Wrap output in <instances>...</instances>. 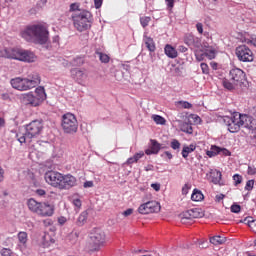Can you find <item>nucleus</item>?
Returning <instances> with one entry per match:
<instances>
[{"label":"nucleus","mask_w":256,"mask_h":256,"mask_svg":"<svg viewBox=\"0 0 256 256\" xmlns=\"http://www.w3.org/2000/svg\"><path fill=\"white\" fill-rule=\"evenodd\" d=\"M22 39L28 43H35L36 45H45L49 41V30L43 24H33L27 26L21 31Z\"/></svg>","instance_id":"1"},{"label":"nucleus","mask_w":256,"mask_h":256,"mask_svg":"<svg viewBox=\"0 0 256 256\" xmlns=\"http://www.w3.org/2000/svg\"><path fill=\"white\" fill-rule=\"evenodd\" d=\"M0 57L5 59H14L15 61H22L24 63H35L37 56L30 50L23 48H4L0 50Z\"/></svg>","instance_id":"2"},{"label":"nucleus","mask_w":256,"mask_h":256,"mask_svg":"<svg viewBox=\"0 0 256 256\" xmlns=\"http://www.w3.org/2000/svg\"><path fill=\"white\" fill-rule=\"evenodd\" d=\"M41 83V76L38 73H32L26 78L16 77L10 80L11 87L16 91H30L35 89Z\"/></svg>","instance_id":"3"},{"label":"nucleus","mask_w":256,"mask_h":256,"mask_svg":"<svg viewBox=\"0 0 256 256\" xmlns=\"http://www.w3.org/2000/svg\"><path fill=\"white\" fill-rule=\"evenodd\" d=\"M27 207L31 213L38 217H53L55 213V205L49 202H39L34 198L27 200Z\"/></svg>","instance_id":"4"},{"label":"nucleus","mask_w":256,"mask_h":256,"mask_svg":"<svg viewBox=\"0 0 256 256\" xmlns=\"http://www.w3.org/2000/svg\"><path fill=\"white\" fill-rule=\"evenodd\" d=\"M45 99H47V93H45L43 86H38L34 93L28 92L20 97L21 103H23V105H29L30 107H39Z\"/></svg>","instance_id":"5"},{"label":"nucleus","mask_w":256,"mask_h":256,"mask_svg":"<svg viewBox=\"0 0 256 256\" xmlns=\"http://www.w3.org/2000/svg\"><path fill=\"white\" fill-rule=\"evenodd\" d=\"M245 72L240 68H233L229 72V79L224 78L222 80V85L224 89L228 91H234L237 89L239 85H242L243 81H245Z\"/></svg>","instance_id":"6"},{"label":"nucleus","mask_w":256,"mask_h":256,"mask_svg":"<svg viewBox=\"0 0 256 256\" xmlns=\"http://www.w3.org/2000/svg\"><path fill=\"white\" fill-rule=\"evenodd\" d=\"M72 21L76 31L83 33L91 27V13L88 11L75 12L72 14Z\"/></svg>","instance_id":"7"},{"label":"nucleus","mask_w":256,"mask_h":256,"mask_svg":"<svg viewBox=\"0 0 256 256\" xmlns=\"http://www.w3.org/2000/svg\"><path fill=\"white\" fill-rule=\"evenodd\" d=\"M107 242L105 232L99 228H95L90 235V242L88 244V251H100L101 247Z\"/></svg>","instance_id":"8"},{"label":"nucleus","mask_w":256,"mask_h":256,"mask_svg":"<svg viewBox=\"0 0 256 256\" xmlns=\"http://www.w3.org/2000/svg\"><path fill=\"white\" fill-rule=\"evenodd\" d=\"M62 129L64 133L73 134L77 133L79 129V123L77 122V117L73 113H66L62 116Z\"/></svg>","instance_id":"9"},{"label":"nucleus","mask_w":256,"mask_h":256,"mask_svg":"<svg viewBox=\"0 0 256 256\" xmlns=\"http://www.w3.org/2000/svg\"><path fill=\"white\" fill-rule=\"evenodd\" d=\"M44 179L48 185L55 187L56 189L61 188V182L63 181V174L57 171H47L44 174Z\"/></svg>","instance_id":"10"},{"label":"nucleus","mask_w":256,"mask_h":256,"mask_svg":"<svg viewBox=\"0 0 256 256\" xmlns=\"http://www.w3.org/2000/svg\"><path fill=\"white\" fill-rule=\"evenodd\" d=\"M203 215L205 214L203 213V211H201L200 208L190 209V210H187L186 212H183L180 215V221L184 225L191 224L193 223V219H201Z\"/></svg>","instance_id":"11"},{"label":"nucleus","mask_w":256,"mask_h":256,"mask_svg":"<svg viewBox=\"0 0 256 256\" xmlns=\"http://www.w3.org/2000/svg\"><path fill=\"white\" fill-rule=\"evenodd\" d=\"M161 211V204L157 201H148L138 208V213L141 215H149V213H159Z\"/></svg>","instance_id":"12"},{"label":"nucleus","mask_w":256,"mask_h":256,"mask_svg":"<svg viewBox=\"0 0 256 256\" xmlns=\"http://www.w3.org/2000/svg\"><path fill=\"white\" fill-rule=\"evenodd\" d=\"M236 56L239 61H242L243 63H251L254 59L253 51L246 45H240L236 48Z\"/></svg>","instance_id":"13"},{"label":"nucleus","mask_w":256,"mask_h":256,"mask_svg":"<svg viewBox=\"0 0 256 256\" xmlns=\"http://www.w3.org/2000/svg\"><path fill=\"white\" fill-rule=\"evenodd\" d=\"M43 131V122L41 120H34L26 126V137L33 139Z\"/></svg>","instance_id":"14"},{"label":"nucleus","mask_w":256,"mask_h":256,"mask_svg":"<svg viewBox=\"0 0 256 256\" xmlns=\"http://www.w3.org/2000/svg\"><path fill=\"white\" fill-rule=\"evenodd\" d=\"M224 123H226L228 127V131L230 133H237L239 129H241V126L239 124V119L237 118V112L232 114V116H226L224 117Z\"/></svg>","instance_id":"15"},{"label":"nucleus","mask_w":256,"mask_h":256,"mask_svg":"<svg viewBox=\"0 0 256 256\" xmlns=\"http://www.w3.org/2000/svg\"><path fill=\"white\" fill-rule=\"evenodd\" d=\"M71 77L72 79H74V81H76V83H79V85H83V83L87 81L89 75L87 74V72H85V70L74 68L71 70Z\"/></svg>","instance_id":"16"},{"label":"nucleus","mask_w":256,"mask_h":256,"mask_svg":"<svg viewBox=\"0 0 256 256\" xmlns=\"http://www.w3.org/2000/svg\"><path fill=\"white\" fill-rule=\"evenodd\" d=\"M77 185V178L71 174L62 175V181L60 183V190L71 189Z\"/></svg>","instance_id":"17"},{"label":"nucleus","mask_w":256,"mask_h":256,"mask_svg":"<svg viewBox=\"0 0 256 256\" xmlns=\"http://www.w3.org/2000/svg\"><path fill=\"white\" fill-rule=\"evenodd\" d=\"M236 119H238V123L240 127H245L246 129H253V121L251 116H248L247 114H241L239 112H236Z\"/></svg>","instance_id":"18"},{"label":"nucleus","mask_w":256,"mask_h":256,"mask_svg":"<svg viewBox=\"0 0 256 256\" xmlns=\"http://www.w3.org/2000/svg\"><path fill=\"white\" fill-rule=\"evenodd\" d=\"M150 143V148L145 150L146 155H157V153H159V151L163 149V147H161V144L157 140L151 139Z\"/></svg>","instance_id":"19"},{"label":"nucleus","mask_w":256,"mask_h":256,"mask_svg":"<svg viewBox=\"0 0 256 256\" xmlns=\"http://www.w3.org/2000/svg\"><path fill=\"white\" fill-rule=\"evenodd\" d=\"M143 43L146 45V48L150 53H155V49H157V47L155 46V40H153V38L144 35Z\"/></svg>","instance_id":"20"},{"label":"nucleus","mask_w":256,"mask_h":256,"mask_svg":"<svg viewBox=\"0 0 256 256\" xmlns=\"http://www.w3.org/2000/svg\"><path fill=\"white\" fill-rule=\"evenodd\" d=\"M164 53L165 55H167V57H169L170 59H177L178 57V53H177V49H175V47L171 46V44H167L164 48Z\"/></svg>","instance_id":"21"},{"label":"nucleus","mask_w":256,"mask_h":256,"mask_svg":"<svg viewBox=\"0 0 256 256\" xmlns=\"http://www.w3.org/2000/svg\"><path fill=\"white\" fill-rule=\"evenodd\" d=\"M195 149H197V145L195 144H190L189 146L184 145L182 148V152L181 155L184 159H187V157H189L190 153H193V151H195Z\"/></svg>","instance_id":"22"},{"label":"nucleus","mask_w":256,"mask_h":256,"mask_svg":"<svg viewBox=\"0 0 256 256\" xmlns=\"http://www.w3.org/2000/svg\"><path fill=\"white\" fill-rule=\"evenodd\" d=\"M221 177H222L221 171L212 170L210 172V181H212L214 185L221 183Z\"/></svg>","instance_id":"23"},{"label":"nucleus","mask_w":256,"mask_h":256,"mask_svg":"<svg viewBox=\"0 0 256 256\" xmlns=\"http://www.w3.org/2000/svg\"><path fill=\"white\" fill-rule=\"evenodd\" d=\"M180 131L187 133L188 135H193V126L189 122H182L180 124Z\"/></svg>","instance_id":"24"},{"label":"nucleus","mask_w":256,"mask_h":256,"mask_svg":"<svg viewBox=\"0 0 256 256\" xmlns=\"http://www.w3.org/2000/svg\"><path fill=\"white\" fill-rule=\"evenodd\" d=\"M87 217H89V213H87V211H83V212L79 215V217H78V219H77V221H76L78 227H83V224H84V223H87Z\"/></svg>","instance_id":"25"},{"label":"nucleus","mask_w":256,"mask_h":256,"mask_svg":"<svg viewBox=\"0 0 256 256\" xmlns=\"http://www.w3.org/2000/svg\"><path fill=\"white\" fill-rule=\"evenodd\" d=\"M191 199L196 202L203 201V199H205V196L203 195V193L200 190L194 189L193 193L191 195Z\"/></svg>","instance_id":"26"},{"label":"nucleus","mask_w":256,"mask_h":256,"mask_svg":"<svg viewBox=\"0 0 256 256\" xmlns=\"http://www.w3.org/2000/svg\"><path fill=\"white\" fill-rule=\"evenodd\" d=\"M225 241H227V238L223 236H214L210 238V243H212V245H223Z\"/></svg>","instance_id":"27"},{"label":"nucleus","mask_w":256,"mask_h":256,"mask_svg":"<svg viewBox=\"0 0 256 256\" xmlns=\"http://www.w3.org/2000/svg\"><path fill=\"white\" fill-rule=\"evenodd\" d=\"M220 153H221V148L217 146H212L211 149L206 152V155H208V157H215Z\"/></svg>","instance_id":"28"},{"label":"nucleus","mask_w":256,"mask_h":256,"mask_svg":"<svg viewBox=\"0 0 256 256\" xmlns=\"http://www.w3.org/2000/svg\"><path fill=\"white\" fill-rule=\"evenodd\" d=\"M18 240L20 245H27V241H28V235L27 232H19L18 233Z\"/></svg>","instance_id":"29"},{"label":"nucleus","mask_w":256,"mask_h":256,"mask_svg":"<svg viewBox=\"0 0 256 256\" xmlns=\"http://www.w3.org/2000/svg\"><path fill=\"white\" fill-rule=\"evenodd\" d=\"M190 49H201V40L198 37L194 36L192 43L190 44Z\"/></svg>","instance_id":"30"},{"label":"nucleus","mask_w":256,"mask_h":256,"mask_svg":"<svg viewBox=\"0 0 256 256\" xmlns=\"http://www.w3.org/2000/svg\"><path fill=\"white\" fill-rule=\"evenodd\" d=\"M152 119L156 125H165V123H167V120H165L162 116L159 115H152Z\"/></svg>","instance_id":"31"},{"label":"nucleus","mask_w":256,"mask_h":256,"mask_svg":"<svg viewBox=\"0 0 256 256\" xmlns=\"http://www.w3.org/2000/svg\"><path fill=\"white\" fill-rule=\"evenodd\" d=\"M204 53H205V57H207L210 60L215 59V57H217V51L213 48L207 49Z\"/></svg>","instance_id":"32"},{"label":"nucleus","mask_w":256,"mask_h":256,"mask_svg":"<svg viewBox=\"0 0 256 256\" xmlns=\"http://www.w3.org/2000/svg\"><path fill=\"white\" fill-rule=\"evenodd\" d=\"M149 23H151V17L149 16L140 17V24L144 29L149 25Z\"/></svg>","instance_id":"33"},{"label":"nucleus","mask_w":256,"mask_h":256,"mask_svg":"<svg viewBox=\"0 0 256 256\" xmlns=\"http://www.w3.org/2000/svg\"><path fill=\"white\" fill-rule=\"evenodd\" d=\"M98 56H99L101 63H109V61L111 60L109 55H107L103 52H98Z\"/></svg>","instance_id":"34"},{"label":"nucleus","mask_w":256,"mask_h":256,"mask_svg":"<svg viewBox=\"0 0 256 256\" xmlns=\"http://www.w3.org/2000/svg\"><path fill=\"white\" fill-rule=\"evenodd\" d=\"M194 38H195V36L193 34H186L184 36L185 45H188V47H190L191 43H193Z\"/></svg>","instance_id":"35"},{"label":"nucleus","mask_w":256,"mask_h":256,"mask_svg":"<svg viewBox=\"0 0 256 256\" xmlns=\"http://www.w3.org/2000/svg\"><path fill=\"white\" fill-rule=\"evenodd\" d=\"M170 147L174 149V151H177L178 149H181V142L177 139H173L171 141Z\"/></svg>","instance_id":"36"},{"label":"nucleus","mask_w":256,"mask_h":256,"mask_svg":"<svg viewBox=\"0 0 256 256\" xmlns=\"http://www.w3.org/2000/svg\"><path fill=\"white\" fill-rule=\"evenodd\" d=\"M178 105H181L182 109H192L193 104L189 103L188 101H178Z\"/></svg>","instance_id":"37"},{"label":"nucleus","mask_w":256,"mask_h":256,"mask_svg":"<svg viewBox=\"0 0 256 256\" xmlns=\"http://www.w3.org/2000/svg\"><path fill=\"white\" fill-rule=\"evenodd\" d=\"M195 57L198 61H203V59H205V52L203 53V51L196 50Z\"/></svg>","instance_id":"38"},{"label":"nucleus","mask_w":256,"mask_h":256,"mask_svg":"<svg viewBox=\"0 0 256 256\" xmlns=\"http://www.w3.org/2000/svg\"><path fill=\"white\" fill-rule=\"evenodd\" d=\"M233 181L235 182V185H241V183L243 181V177L239 174H235L233 176Z\"/></svg>","instance_id":"39"},{"label":"nucleus","mask_w":256,"mask_h":256,"mask_svg":"<svg viewBox=\"0 0 256 256\" xmlns=\"http://www.w3.org/2000/svg\"><path fill=\"white\" fill-rule=\"evenodd\" d=\"M254 185H255V180H248L245 186L246 191H252Z\"/></svg>","instance_id":"40"},{"label":"nucleus","mask_w":256,"mask_h":256,"mask_svg":"<svg viewBox=\"0 0 256 256\" xmlns=\"http://www.w3.org/2000/svg\"><path fill=\"white\" fill-rule=\"evenodd\" d=\"M200 67L204 75H209V65H207V63H201Z\"/></svg>","instance_id":"41"},{"label":"nucleus","mask_w":256,"mask_h":256,"mask_svg":"<svg viewBox=\"0 0 256 256\" xmlns=\"http://www.w3.org/2000/svg\"><path fill=\"white\" fill-rule=\"evenodd\" d=\"M35 195H37V197L45 198L47 195V192L44 189H37L35 190Z\"/></svg>","instance_id":"42"},{"label":"nucleus","mask_w":256,"mask_h":256,"mask_svg":"<svg viewBox=\"0 0 256 256\" xmlns=\"http://www.w3.org/2000/svg\"><path fill=\"white\" fill-rule=\"evenodd\" d=\"M231 212L232 213H240L241 212V205L239 204H233L231 206Z\"/></svg>","instance_id":"43"},{"label":"nucleus","mask_w":256,"mask_h":256,"mask_svg":"<svg viewBox=\"0 0 256 256\" xmlns=\"http://www.w3.org/2000/svg\"><path fill=\"white\" fill-rule=\"evenodd\" d=\"M12 251H11V249H9V248H3L2 250H1V255L2 256H11L12 255Z\"/></svg>","instance_id":"44"},{"label":"nucleus","mask_w":256,"mask_h":256,"mask_svg":"<svg viewBox=\"0 0 256 256\" xmlns=\"http://www.w3.org/2000/svg\"><path fill=\"white\" fill-rule=\"evenodd\" d=\"M248 226L253 231V233H256V220L249 221Z\"/></svg>","instance_id":"45"},{"label":"nucleus","mask_w":256,"mask_h":256,"mask_svg":"<svg viewBox=\"0 0 256 256\" xmlns=\"http://www.w3.org/2000/svg\"><path fill=\"white\" fill-rule=\"evenodd\" d=\"M17 137H18L19 143H25L27 141V139H31V138L27 137V132L25 133V135H22V136L17 135Z\"/></svg>","instance_id":"46"},{"label":"nucleus","mask_w":256,"mask_h":256,"mask_svg":"<svg viewBox=\"0 0 256 256\" xmlns=\"http://www.w3.org/2000/svg\"><path fill=\"white\" fill-rule=\"evenodd\" d=\"M144 155H145V153L143 151L134 154L133 157H134V160H136V163H137V161H139V159L144 157Z\"/></svg>","instance_id":"47"},{"label":"nucleus","mask_w":256,"mask_h":256,"mask_svg":"<svg viewBox=\"0 0 256 256\" xmlns=\"http://www.w3.org/2000/svg\"><path fill=\"white\" fill-rule=\"evenodd\" d=\"M165 2L168 9H173V7H175V0H165Z\"/></svg>","instance_id":"48"},{"label":"nucleus","mask_w":256,"mask_h":256,"mask_svg":"<svg viewBox=\"0 0 256 256\" xmlns=\"http://www.w3.org/2000/svg\"><path fill=\"white\" fill-rule=\"evenodd\" d=\"M196 29H197V31H198V33L200 34V35H203V23H197L196 24Z\"/></svg>","instance_id":"49"},{"label":"nucleus","mask_w":256,"mask_h":256,"mask_svg":"<svg viewBox=\"0 0 256 256\" xmlns=\"http://www.w3.org/2000/svg\"><path fill=\"white\" fill-rule=\"evenodd\" d=\"M124 217H129L130 215H133V208H128L126 211L122 213Z\"/></svg>","instance_id":"50"},{"label":"nucleus","mask_w":256,"mask_h":256,"mask_svg":"<svg viewBox=\"0 0 256 256\" xmlns=\"http://www.w3.org/2000/svg\"><path fill=\"white\" fill-rule=\"evenodd\" d=\"M44 241H45V243H49V241H50V243H55V239L51 238V236H49V234H46L44 236Z\"/></svg>","instance_id":"51"},{"label":"nucleus","mask_w":256,"mask_h":256,"mask_svg":"<svg viewBox=\"0 0 256 256\" xmlns=\"http://www.w3.org/2000/svg\"><path fill=\"white\" fill-rule=\"evenodd\" d=\"M247 173H248L249 175H256V168H255V167H252V166H248Z\"/></svg>","instance_id":"52"},{"label":"nucleus","mask_w":256,"mask_h":256,"mask_svg":"<svg viewBox=\"0 0 256 256\" xmlns=\"http://www.w3.org/2000/svg\"><path fill=\"white\" fill-rule=\"evenodd\" d=\"M73 205H74V207H77L78 209H81V205H82L81 200L80 199H74L73 200Z\"/></svg>","instance_id":"53"},{"label":"nucleus","mask_w":256,"mask_h":256,"mask_svg":"<svg viewBox=\"0 0 256 256\" xmlns=\"http://www.w3.org/2000/svg\"><path fill=\"white\" fill-rule=\"evenodd\" d=\"M152 189H154V191H161V184L159 183H153L151 184Z\"/></svg>","instance_id":"54"},{"label":"nucleus","mask_w":256,"mask_h":256,"mask_svg":"<svg viewBox=\"0 0 256 256\" xmlns=\"http://www.w3.org/2000/svg\"><path fill=\"white\" fill-rule=\"evenodd\" d=\"M94 5L96 9H101V5H103V0H94Z\"/></svg>","instance_id":"55"},{"label":"nucleus","mask_w":256,"mask_h":256,"mask_svg":"<svg viewBox=\"0 0 256 256\" xmlns=\"http://www.w3.org/2000/svg\"><path fill=\"white\" fill-rule=\"evenodd\" d=\"M189 189H191V187H189V184H185L182 188L183 195H187V193H189Z\"/></svg>","instance_id":"56"},{"label":"nucleus","mask_w":256,"mask_h":256,"mask_svg":"<svg viewBox=\"0 0 256 256\" xmlns=\"http://www.w3.org/2000/svg\"><path fill=\"white\" fill-rule=\"evenodd\" d=\"M58 223H59L60 225H65V223H67V218H65V217H63V216L59 217V218H58Z\"/></svg>","instance_id":"57"},{"label":"nucleus","mask_w":256,"mask_h":256,"mask_svg":"<svg viewBox=\"0 0 256 256\" xmlns=\"http://www.w3.org/2000/svg\"><path fill=\"white\" fill-rule=\"evenodd\" d=\"M221 153H223V155H225L226 157L231 156V152L227 150V148H221Z\"/></svg>","instance_id":"58"},{"label":"nucleus","mask_w":256,"mask_h":256,"mask_svg":"<svg viewBox=\"0 0 256 256\" xmlns=\"http://www.w3.org/2000/svg\"><path fill=\"white\" fill-rule=\"evenodd\" d=\"M84 189H88L89 187H93V181H86L83 185Z\"/></svg>","instance_id":"59"},{"label":"nucleus","mask_w":256,"mask_h":256,"mask_svg":"<svg viewBox=\"0 0 256 256\" xmlns=\"http://www.w3.org/2000/svg\"><path fill=\"white\" fill-rule=\"evenodd\" d=\"M127 165H133V163H137L134 156L127 159Z\"/></svg>","instance_id":"60"},{"label":"nucleus","mask_w":256,"mask_h":256,"mask_svg":"<svg viewBox=\"0 0 256 256\" xmlns=\"http://www.w3.org/2000/svg\"><path fill=\"white\" fill-rule=\"evenodd\" d=\"M77 9H79V6H77V4L70 5V11H77Z\"/></svg>","instance_id":"61"},{"label":"nucleus","mask_w":256,"mask_h":256,"mask_svg":"<svg viewBox=\"0 0 256 256\" xmlns=\"http://www.w3.org/2000/svg\"><path fill=\"white\" fill-rule=\"evenodd\" d=\"M248 43H251V45H253L254 47H256V37H252Z\"/></svg>","instance_id":"62"},{"label":"nucleus","mask_w":256,"mask_h":256,"mask_svg":"<svg viewBox=\"0 0 256 256\" xmlns=\"http://www.w3.org/2000/svg\"><path fill=\"white\" fill-rule=\"evenodd\" d=\"M164 155H166L168 159H173V154H171L169 151L164 152Z\"/></svg>","instance_id":"63"},{"label":"nucleus","mask_w":256,"mask_h":256,"mask_svg":"<svg viewBox=\"0 0 256 256\" xmlns=\"http://www.w3.org/2000/svg\"><path fill=\"white\" fill-rule=\"evenodd\" d=\"M216 199H217V201H223V199H225V195H223V194L217 195Z\"/></svg>","instance_id":"64"}]
</instances>
